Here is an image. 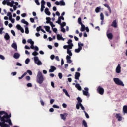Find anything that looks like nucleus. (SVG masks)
Returning <instances> with one entry per match:
<instances>
[{
    "instance_id": "nucleus-43",
    "label": "nucleus",
    "mask_w": 127,
    "mask_h": 127,
    "mask_svg": "<svg viewBox=\"0 0 127 127\" xmlns=\"http://www.w3.org/2000/svg\"><path fill=\"white\" fill-rule=\"evenodd\" d=\"M28 43H30L31 44H32V43H34V42L32 41L31 39H29L27 40Z\"/></svg>"
},
{
    "instance_id": "nucleus-60",
    "label": "nucleus",
    "mask_w": 127,
    "mask_h": 127,
    "mask_svg": "<svg viewBox=\"0 0 127 127\" xmlns=\"http://www.w3.org/2000/svg\"><path fill=\"white\" fill-rule=\"evenodd\" d=\"M54 101H55L54 99H51L50 101V104H51V105H52V104L54 103Z\"/></svg>"
},
{
    "instance_id": "nucleus-54",
    "label": "nucleus",
    "mask_w": 127,
    "mask_h": 127,
    "mask_svg": "<svg viewBox=\"0 0 127 127\" xmlns=\"http://www.w3.org/2000/svg\"><path fill=\"white\" fill-rule=\"evenodd\" d=\"M58 77H59V79H62V73H58Z\"/></svg>"
},
{
    "instance_id": "nucleus-11",
    "label": "nucleus",
    "mask_w": 127,
    "mask_h": 127,
    "mask_svg": "<svg viewBox=\"0 0 127 127\" xmlns=\"http://www.w3.org/2000/svg\"><path fill=\"white\" fill-rule=\"evenodd\" d=\"M16 28H17V29H18V30H20L22 33H24V29H23L22 27L20 26V25H17Z\"/></svg>"
},
{
    "instance_id": "nucleus-36",
    "label": "nucleus",
    "mask_w": 127,
    "mask_h": 127,
    "mask_svg": "<svg viewBox=\"0 0 127 127\" xmlns=\"http://www.w3.org/2000/svg\"><path fill=\"white\" fill-rule=\"evenodd\" d=\"M27 75V72H25L20 77H18L19 80H21L25 76Z\"/></svg>"
},
{
    "instance_id": "nucleus-38",
    "label": "nucleus",
    "mask_w": 127,
    "mask_h": 127,
    "mask_svg": "<svg viewBox=\"0 0 127 127\" xmlns=\"http://www.w3.org/2000/svg\"><path fill=\"white\" fill-rule=\"evenodd\" d=\"M77 100L78 103V104H79V105H80V104H81V103L82 102V99H81L80 97H78L77 98Z\"/></svg>"
},
{
    "instance_id": "nucleus-34",
    "label": "nucleus",
    "mask_w": 127,
    "mask_h": 127,
    "mask_svg": "<svg viewBox=\"0 0 127 127\" xmlns=\"http://www.w3.org/2000/svg\"><path fill=\"white\" fill-rule=\"evenodd\" d=\"M21 23H24V24H26V25H28V23L27 21H25V19H22L21 21Z\"/></svg>"
},
{
    "instance_id": "nucleus-35",
    "label": "nucleus",
    "mask_w": 127,
    "mask_h": 127,
    "mask_svg": "<svg viewBox=\"0 0 127 127\" xmlns=\"http://www.w3.org/2000/svg\"><path fill=\"white\" fill-rule=\"evenodd\" d=\"M61 31L62 32H63L64 33H65V32H66V30L63 26H62V27H61Z\"/></svg>"
},
{
    "instance_id": "nucleus-59",
    "label": "nucleus",
    "mask_w": 127,
    "mask_h": 127,
    "mask_svg": "<svg viewBox=\"0 0 127 127\" xmlns=\"http://www.w3.org/2000/svg\"><path fill=\"white\" fill-rule=\"evenodd\" d=\"M34 49L35 51H38V50H39V48H38V47L36 46L34 47Z\"/></svg>"
},
{
    "instance_id": "nucleus-2",
    "label": "nucleus",
    "mask_w": 127,
    "mask_h": 127,
    "mask_svg": "<svg viewBox=\"0 0 127 127\" xmlns=\"http://www.w3.org/2000/svg\"><path fill=\"white\" fill-rule=\"evenodd\" d=\"M44 81V78L43 77V75L42 73L40 71H38L37 75V82L38 84H41L43 83Z\"/></svg>"
},
{
    "instance_id": "nucleus-18",
    "label": "nucleus",
    "mask_w": 127,
    "mask_h": 127,
    "mask_svg": "<svg viewBox=\"0 0 127 127\" xmlns=\"http://www.w3.org/2000/svg\"><path fill=\"white\" fill-rule=\"evenodd\" d=\"M13 57L15 59H18L20 57V54L18 53H15L14 54Z\"/></svg>"
},
{
    "instance_id": "nucleus-33",
    "label": "nucleus",
    "mask_w": 127,
    "mask_h": 127,
    "mask_svg": "<svg viewBox=\"0 0 127 127\" xmlns=\"http://www.w3.org/2000/svg\"><path fill=\"white\" fill-rule=\"evenodd\" d=\"M101 11V7H97L95 9V12L96 13H99Z\"/></svg>"
},
{
    "instance_id": "nucleus-12",
    "label": "nucleus",
    "mask_w": 127,
    "mask_h": 127,
    "mask_svg": "<svg viewBox=\"0 0 127 127\" xmlns=\"http://www.w3.org/2000/svg\"><path fill=\"white\" fill-rule=\"evenodd\" d=\"M62 120H64V121H66V117L68 116V114L65 113L64 114H60V115Z\"/></svg>"
},
{
    "instance_id": "nucleus-61",
    "label": "nucleus",
    "mask_w": 127,
    "mask_h": 127,
    "mask_svg": "<svg viewBox=\"0 0 127 127\" xmlns=\"http://www.w3.org/2000/svg\"><path fill=\"white\" fill-rule=\"evenodd\" d=\"M11 33L13 34V36H15V32L13 30H11Z\"/></svg>"
},
{
    "instance_id": "nucleus-21",
    "label": "nucleus",
    "mask_w": 127,
    "mask_h": 127,
    "mask_svg": "<svg viewBox=\"0 0 127 127\" xmlns=\"http://www.w3.org/2000/svg\"><path fill=\"white\" fill-rule=\"evenodd\" d=\"M123 112L124 113V115H125V114L127 113V105H125L123 106Z\"/></svg>"
},
{
    "instance_id": "nucleus-16",
    "label": "nucleus",
    "mask_w": 127,
    "mask_h": 127,
    "mask_svg": "<svg viewBox=\"0 0 127 127\" xmlns=\"http://www.w3.org/2000/svg\"><path fill=\"white\" fill-rule=\"evenodd\" d=\"M67 63H72V60H71V56L69 55L66 56Z\"/></svg>"
},
{
    "instance_id": "nucleus-27",
    "label": "nucleus",
    "mask_w": 127,
    "mask_h": 127,
    "mask_svg": "<svg viewBox=\"0 0 127 127\" xmlns=\"http://www.w3.org/2000/svg\"><path fill=\"white\" fill-rule=\"evenodd\" d=\"M107 36L108 39H113V34L111 33L107 34Z\"/></svg>"
},
{
    "instance_id": "nucleus-58",
    "label": "nucleus",
    "mask_w": 127,
    "mask_h": 127,
    "mask_svg": "<svg viewBox=\"0 0 127 127\" xmlns=\"http://www.w3.org/2000/svg\"><path fill=\"white\" fill-rule=\"evenodd\" d=\"M53 108H54L55 109H59V106L54 104L53 105Z\"/></svg>"
},
{
    "instance_id": "nucleus-39",
    "label": "nucleus",
    "mask_w": 127,
    "mask_h": 127,
    "mask_svg": "<svg viewBox=\"0 0 127 127\" xmlns=\"http://www.w3.org/2000/svg\"><path fill=\"white\" fill-rule=\"evenodd\" d=\"M46 19L47 20L46 22V23H49V22H51L50 20H51V18H50V17H47Z\"/></svg>"
},
{
    "instance_id": "nucleus-56",
    "label": "nucleus",
    "mask_w": 127,
    "mask_h": 127,
    "mask_svg": "<svg viewBox=\"0 0 127 127\" xmlns=\"http://www.w3.org/2000/svg\"><path fill=\"white\" fill-rule=\"evenodd\" d=\"M52 29L53 30L54 32H55V33H57V29L56 28H53H53H52Z\"/></svg>"
},
{
    "instance_id": "nucleus-7",
    "label": "nucleus",
    "mask_w": 127,
    "mask_h": 127,
    "mask_svg": "<svg viewBox=\"0 0 127 127\" xmlns=\"http://www.w3.org/2000/svg\"><path fill=\"white\" fill-rule=\"evenodd\" d=\"M97 91L100 95H104V88L101 86H99L97 88Z\"/></svg>"
},
{
    "instance_id": "nucleus-32",
    "label": "nucleus",
    "mask_w": 127,
    "mask_h": 127,
    "mask_svg": "<svg viewBox=\"0 0 127 127\" xmlns=\"http://www.w3.org/2000/svg\"><path fill=\"white\" fill-rule=\"evenodd\" d=\"M25 32L26 34H28L29 33V30L28 29V28L27 26H25Z\"/></svg>"
},
{
    "instance_id": "nucleus-8",
    "label": "nucleus",
    "mask_w": 127,
    "mask_h": 127,
    "mask_svg": "<svg viewBox=\"0 0 127 127\" xmlns=\"http://www.w3.org/2000/svg\"><path fill=\"white\" fill-rule=\"evenodd\" d=\"M115 117L116 118V119H117L118 121H119V122H120V121H122L123 118L122 117V116H121V114L120 113H116Z\"/></svg>"
},
{
    "instance_id": "nucleus-25",
    "label": "nucleus",
    "mask_w": 127,
    "mask_h": 127,
    "mask_svg": "<svg viewBox=\"0 0 127 127\" xmlns=\"http://www.w3.org/2000/svg\"><path fill=\"white\" fill-rule=\"evenodd\" d=\"M4 38L6 40H9L10 39V36L8 33H6L4 36Z\"/></svg>"
},
{
    "instance_id": "nucleus-14",
    "label": "nucleus",
    "mask_w": 127,
    "mask_h": 127,
    "mask_svg": "<svg viewBox=\"0 0 127 127\" xmlns=\"http://www.w3.org/2000/svg\"><path fill=\"white\" fill-rule=\"evenodd\" d=\"M6 4L8 6H10L11 7H13V5L14 4V1H12L11 2L7 1Z\"/></svg>"
},
{
    "instance_id": "nucleus-45",
    "label": "nucleus",
    "mask_w": 127,
    "mask_h": 127,
    "mask_svg": "<svg viewBox=\"0 0 127 127\" xmlns=\"http://www.w3.org/2000/svg\"><path fill=\"white\" fill-rule=\"evenodd\" d=\"M100 19L101 20H104V14L103 13H100Z\"/></svg>"
},
{
    "instance_id": "nucleus-3",
    "label": "nucleus",
    "mask_w": 127,
    "mask_h": 127,
    "mask_svg": "<svg viewBox=\"0 0 127 127\" xmlns=\"http://www.w3.org/2000/svg\"><path fill=\"white\" fill-rule=\"evenodd\" d=\"M113 81L115 83V84L116 85H118V86H122V87H124V86H125L124 83H123V81L120 80L119 78H113Z\"/></svg>"
},
{
    "instance_id": "nucleus-4",
    "label": "nucleus",
    "mask_w": 127,
    "mask_h": 127,
    "mask_svg": "<svg viewBox=\"0 0 127 127\" xmlns=\"http://www.w3.org/2000/svg\"><path fill=\"white\" fill-rule=\"evenodd\" d=\"M34 61L35 64H37L38 66H41L42 63L39 60V58L37 56L34 57Z\"/></svg>"
},
{
    "instance_id": "nucleus-49",
    "label": "nucleus",
    "mask_w": 127,
    "mask_h": 127,
    "mask_svg": "<svg viewBox=\"0 0 127 127\" xmlns=\"http://www.w3.org/2000/svg\"><path fill=\"white\" fill-rule=\"evenodd\" d=\"M29 62H30V59H29V58H27V59H26L25 60V64H28L29 63Z\"/></svg>"
},
{
    "instance_id": "nucleus-52",
    "label": "nucleus",
    "mask_w": 127,
    "mask_h": 127,
    "mask_svg": "<svg viewBox=\"0 0 127 127\" xmlns=\"http://www.w3.org/2000/svg\"><path fill=\"white\" fill-rule=\"evenodd\" d=\"M35 2L37 4V5H40V3H39V0H35Z\"/></svg>"
},
{
    "instance_id": "nucleus-24",
    "label": "nucleus",
    "mask_w": 127,
    "mask_h": 127,
    "mask_svg": "<svg viewBox=\"0 0 127 127\" xmlns=\"http://www.w3.org/2000/svg\"><path fill=\"white\" fill-rule=\"evenodd\" d=\"M103 5L105 7H107V8H108V10L110 13H112V10L111 9V7H110V6H109L108 4H104Z\"/></svg>"
},
{
    "instance_id": "nucleus-64",
    "label": "nucleus",
    "mask_w": 127,
    "mask_h": 127,
    "mask_svg": "<svg viewBox=\"0 0 127 127\" xmlns=\"http://www.w3.org/2000/svg\"><path fill=\"white\" fill-rule=\"evenodd\" d=\"M30 20L31 21V22H32V23H34V19L33 18H30Z\"/></svg>"
},
{
    "instance_id": "nucleus-50",
    "label": "nucleus",
    "mask_w": 127,
    "mask_h": 127,
    "mask_svg": "<svg viewBox=\"0 0 127 127\" xmlns=\"http://www.w3.org/2000/svg\"><path fill=\"white\" fill-rule=\"evenodd\" d=\"M49 23L50 24V25H51L52 28L53 27H55V25L53 24V23L52 22H51H51H49Z\"/></svg>"
},
{
    "instance_id": "nucleus-17",
    "label": "nucleus",
    "mask_w": 127,
    "mask_h": 127,
    "mask_svg": "<svg viewBox=\"0 0 127 127\" xmlns=\"http://www.w3.org/2000/svg\"><path fill=\"white\" fill-rule=\"evenodd\" d=\"M11 47L15 49V51H17V44H16V43H13L11 45Z\"/></svg>"
},
{
    "instance_id": "nucleus-20",
    "label": "nucleus",
    "mask_w": 127,
    "mask_h": 127,
    "mask_svg": "<svg viewBox=\"0 0 127 127\" xmlns=\"http://www.w3.org/2000/svg\"><path fill=\"white\" fill-rule=\"evenodd\" d=\"M80 76H81V74H80V72H76L75 74V79L76 80H79Z\"/></svg>"
},
{
    "instance_id": "nucleus-47",
    "label": "nucleus",
    "mask_w": 127,
    "mask_h": 127,
    "mask_svg": "<svg viewBox=\"0 0 127 127\" xmlns=\"http://www.w3.org/2000/svg\"><path fill=\"white\" fill-rule=\"evenodd\" d=\"M79 106L83 111H85V107H83V104H82V103H80Z\"/></svg>"
},
{
    "instance_id": "nucleus-19",
    "label": "nucleus",
    "mask_w": 127,
    "mask_h": 127,
    "mask_svg": "<svg viewBox=\"0 0 127 127\" xmlns=\"http://www.w3.org/2000/svg\"><path fill=\"white\" fill-rule=\"evenodd\" d=\"M44 27L47 32H49V33H51V31L50 30V27L48 26H44Z\"/></svg>"
},
{
    "instance_id": "nucleus-29",
    "label": "nucleus",
    "mask_w": 127,
    "mask_h": 127,
    "mask_svg": "<svg viewBox=\"0 0 127 127\" xmlns=\"http://www.w3.org/2000/svg\"><path fill=\"white\" fill-rule=\"evenodd\" d=\"M75 87L76 88H77V89L79 90V91H82V87H81V86H80V84H76L75 85Z\"/></svg>"
},
{
    "instance_id": "nucleus-9",
    "label": "nucleus",
    "mask_w": 127,
    "mask_h": 127,
    "mask_svg": "<svg viewBox=\"0 0 127 127\" xmlns=\"http://www.w3.org/2000/svg\"><path fill=\"white\" fill-rule=\"evenodd\" d=\"M57 39L58 40H62L63 41H64L66 39L62 37V35H60V34H57Z\"/></svg>"
},
{
    "instance_id": "nucleus-53",
    "label": "nucleus",
    "mask_w": 127,
    "mask_h": 127,
    "mask_svg": "<svg viewBox=\"0 0 127 127\" xmlns=\"http://www.w3.org/2000/svg\"><path fill=\"white\" fill-rule=\"evenodd\" d=\"M27 73H28V74H29V75H30V76H32V72L30 70H28L27 71Z\"/></svg>"
},
{
    "instance_id": "nucleus-26",
    "label": "nucleus",
    "mask_w": 127,
    "mask_h": 127,
    "mask_svg": "<svg viewBox=\"0 0 127 127\" xmlns=\"http://www.w3.org/2000/svg\"><path fill=\"white\" fill-rule=\"evenodd\" d=\"M111 26H113V27H117V20H115L113 21Z\"/></svg>"
},
{
    "instance_id": "nucleus-1",
    "label": "nucleus",
    "mask_w": 127,
    "mask_h": 127,
    "mask_svg": "<svg viewBox=\"0 0 127 127\" xmlns=\"http://www.w3.org/2000/svg\"><path fill=\"white\" fill-rule=\"evenodd\" d=\"M10 118L11 114L8 115L5 111H0V127H10V126H12Z\"/></svg>"
},
{
    "instance_id": "nucleus-44",
    "label": "nucleus",
    "mask_w": 127,
    "mask_h": 127,
    "mask_svg": "<svg viewBox=\"0 0 127 127\" xmlns=\"http://www.w3.org/2000/svg\"><path fill=\"white\" fill-rule=\"evenodd\" d=\"M60 25L61 26V27H62V26L64 27V26H66V22H63L62 24L61 23Z\"/></svg>"
},
{
    "instance_id": "nucleus-42",
    "label": "nucleus",
    "mask_w": 127,
    "mask_h": 127,
    "mask_svg": "<svg viewBox=\"0 0 127 127\" xmlns=\"http://www.w3.org/2000/svg\"><path fill=\"white\" fill-rule=\"evenodd\" d=\"M39 53L38 52L36 51H34L32 53V55H33V56H36V55H38Z\"/></svg>"
},
{
    "instance_id": "nucleus-23",
    "label": "nucleus",
    "mask_w": 127,
    "mask_h": 127,
    "mask_svg": "<svg viewBox=\"0 0 127 127\" xmlns=\"http://www.w3.org/2000/svg\"><path fill=\"white\" fill-rule=\"evenodd\" d=\"M44 11H45V13L47 15H50L51 13L49 11V9H48V8H46Z\"/></svg>"
},
{
    "instance_id": "nucleus-46",
    "label": "nucleus",
    "mask_w": 127,
    "mask_h": 127,
    "mask_svg": "<svg viewBox=\"0 0 127 127\" xmlns=\"http://www.w3.org/2000/svg\"><path fill=\"white\" fill-rule=\"evenodd\" d=\"M78 23L80 24V25L83 24V23H82V19L80 17L78 18Z\"/></svg>"
},
{
    "instance_id": "nucleus-31",
    "label": "nucleus",
    "mask_w": 127,
    "mask_h": 127,
    "mask_svg": "<svg viewBox=\"0 0 127 127\" xmlns=\"http://www.w3.org/2000/svg\"><path fill=\"white\" fill-rule=\"evenodd\" d=\"M63 91L65 93L66 96L70 97V95H69V93H68V91H67V90H66L65 89H63Z\"/></svg>"
},
{
    "instance_id": "nucleus-22",
    "label": "nucleus",
    "mask_w": 127,
    "mask_h": 127,
    "mask_svg": "<svg viewBox=\"0 0 127 127\" xmlns=\"http://www.w3.org/2000/svg\"><path fill=\"white\" fill-rule=\"evenodd\" d=\"M70 49H69V48L67 49V54L69 55L68 56H73V53H72V50H70Z\"/></svg>"
},
{
    "instance_id": "nucleus-6",
    "label": "nucleus",
    "mask_w": 127,
    "mask_h": 127,
    "mask_svg": "<svg viewBox=\"0 0 127 127\" xmlns=\"http://www.w3.org/2000/svg\"><path fill=\"white\" fill-rule=\"evenodd\" d=\"M85 90H83V94L84 96H87V97H90V94H89V88L88 87L84 88Z\"/></svg>"
},
{
    "instance_id": "nucleus-28",
    "label": "nucleus",
    "mask_w": 127,
    "mask_h": 127,
    "mask_svg": "<svg viewBox=\"0 0 127 127\" xmlns=\"http://www.w3.org/2000/svg\"><path fill=\"white\" fill-rule=\"evenodd\" d=\"M81 31H85V29H86V26H85V25L84 24H81Z\"/></svg>"
},
{
    "instance_id": "nucleus-57",
    "label": "nucleus",
    "mask_w": 127,
    "mask_h": 127,
    "mask_svg": "<svg viewBox=\"0 0 127 127\" xmlns=\"http://www.w3.org/2000/svg\"><path fill=\"white\" fill-rule=\"evenodd\" d=\"M0 59H2V60H4V59H5V58L3 55H0Z\"/></svg>"
},
{
    "instance_id": "nucleus-62",
    "label": "nucleus",
    "mask_w": 127,
    "mask_h": 127,
    "mask_svg": "<svg viewBox=\"0 0 127 127\" xmlns=\"http://www.w3.org/2000/svg\"><path fill=\"white\" fill-rule=\"evenodd\" d=\"M41 5H45V2L44 0H42L41 2Z\"/></svg>"
},
{
    "instance_id": "nucleus-5",
    "label": "nucleus",
    "mask_w": 127,
    "mask_h": 127,
    "mask_svg": "<svg viewBox=\"0 0 127 127\" xmlns=\"http://www.w3.org/2000/svg\"><path fill=\"white\" fill-rule=\"evenodd\" d=\"M78 48L75 49V52H76V53H79L81 51V50H82V47L84 46V44L80 42L78 43Z\"/></svg>"
},
{
    "instance_id": "nucleus-40",
    "label": "nucleus",
    "mask_w": 127,
    "mask_h": 127,
    "mask_svg": "<svg viewBox=\"0 0 127 127\" xmlns=\"http://www.w3.org/2000/svg\"><path fill=\"white\" fill-rule=\"evenodd\" d=\"M56 23H58V24H61V19H60V17H59L58 19V21H56Z\"/></svg>"
},
{
    "instance_id": "nucleus-41",
    "label": "nucleus",
    "mask_w": 127,
    "mask_h": 127,
    "mask_svg": "<svg viewBox=\"0 0 127 127\" xmlns=\"http://www.w3.org/2000/svg\"><path fill=\"white\" fill-rule=\"evenodd\" d=\"M83 125L85 127H88V125L87 124V122L85 120H83Z\"/></svg>"
},
{
    "instance_id": "nucleus-13",
    "label": "nucleus",
    "mask_w": 127,
    "mask_h": 127,
    "mask_svg": "<svg viewBox=\"0 0 127 127\" xmlns=\"http://www.w3.org/2000/svg\"><path fill=\"white\" fill-rule=\"evenodd\" d=\"M73 46H74V45L71 44L70 45V46L69 45H64V49H67L68 48V49H72V48H73Z\"/></svg>"
},
{
    "instance_id": "nucleus-55",
    "label": "nucleus",
    "mask_w": 127,
    "mask_h": 127,
    "mask_svg": "<svg viewBox=\"0 0 127 127\" xmlns=\"http://www.w3.org/2000/svg\"><path fill=\"white\" fill-rule=\"evenodd\" d=\"M27 87H28V88H31V87H32V84L30 83H28V84H27Z\"/></svg>"
},
{
    "instance_id": "nucleus-51",
    "label": "nucleus",
    "mask_w": 127,
    "mask_h": 127,
    "mask_svg": "<svg viewBox=\"0 0 127 127\" xmlns=\"http://www.w3.org/2000/svg\"><path fill=\"white\" fill-rule=\"evenodd\" d=\"M83 112L85 113V117L87 118V119H89V118H90V117L89 116V114H88V113H87V112L85 111H84Z\"/></svg>"
},
{
    "instance_id": "nucleus-48",
    "label": "nucleus",
    "mask_w": 127,
    "mask_h": 127,
    "mask_svg": "<svg viewBox=\"0 0 127 127\" xmlns=\"http://www.w3.org/2000/svg\"><path fill=\"white\" fill-rule=\"evenodd\" d=\"M41 26H39V27H37L36 28V30L38 32H39V31H40V30H41Z\"/></svg>"
},
{
    "instance_id": "nucleus-63",
    "label": "nucleus",
    "mask_w": 127,
    "mask_h": 127,
    "mask_svg": "<svg viewBox=\"0 0 127 127\" xmlns=\"http://www.w3.org/2000/svg\"><path fill=\"white\" fill-rule=\"evenodd\" d=\"M26 80H27V81H30V76H27L26 77Z\"/></svg>"
},
{
    "instance_id": "nucleus-15",
    "label": "nucleus",
    "mask_w": 127,
    "mask_h": 127,
    "mask_svg": "<svg viewBox=\"0 0 127 127\" xmlns=\"http://www.w3.org/2000/svg\"><path fill=\"white\" fill-rule=\"evenodd\" d=\"M50 68H51L49 70V73H53V72L56 70V67H55V66H51Z\"/></svg>"
},
{
    "instance_id": "nucleus-10",
    "label": "nucleus",
    "mask_w": 127,
    "mask_h": 127,
    "mask_svg": "<svg viewBox=\"0 0 127 127\" xmlns=\"http://www.w3.org/2000/svg\"><path fill=\"white\" fill-rule=\"evenodd\" d=\"M116 72L117 74H120L121 73V65L118 64L116 68Z\"/></svg>"
},
{
    "instance_id": "nucleus-30",
    "label": "nucleus",
    "mask_w": 127,
    "mask_h": 127,
    "mask_svg": "<svg viewBox=\"0 0 127 127\" xmlns=\"http://www.w3.org/2000/svg\"><path fill=\"white\" fill-rule=\"evenodd\" d=\"M60 6H65L66 5V3L64 1H60Z\"/></svg>"
},
{
    "instance_id": "nucleus-37",
    "label": "nucleus",
    "mask_w": 127,
    "mask_h": 127,
    "mask_svg": "<svg viewBox=\"0 0 127 127\" xmlns=\"http://www.w3.org/2000/svg\"><path fill=\"white\" fill-rule=\"evenodd\" d=\"M72 42H73V41L72 40H71V39L68 40L67 43H68L69 46H71V44H73V43H72Z\"/></svg>"
}]
</instances>
